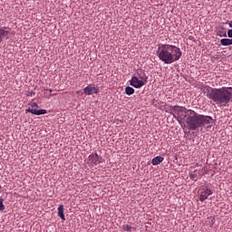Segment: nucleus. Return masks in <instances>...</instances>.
I'll list each match as a JSON object with an SVG mask.
<instances>
[{"label":"nucleus","mask_w":232,"mask_h":232,"mask_svg":"<svg viewBox=\"0 0 232 232\" xmlns=\"http://www.w3.org/2000/svg\"><path fill=\"white\" fill-rule=\"evenodd\" d=\"M202 91L218 105L226 107L232 102V87L212 88L209 85H204Z\"/></svg>","instance_id":"1"},{"label":"nucleus","mask_w":232,"mask_h":232,"mask_svg":"<svg viewBox=\"0 0 232 232\" xmlns=\"http://www.w3.org/2000/svg\"><path fill=\"white\" fill-rule=\"evenodd\" d=\"M156 54L158 59L164 64H171L179 61L182 56V53L179 47L164 44L158 45Z\"/></svg>","instance_id":"2"},{"label":"nucleus","mask_w":232,"mask_h":232,"mask_svg":"<svg viewBox=\"0 0 232 232\" xmlns=\"http://www.w3.org/2000/svg\"><path fill=\"white\" fill-rule=\"evenodd\" d=\"M213 118L208 115H202L193 110H188L187 118L185 122L188 130L195 131L199 128L211 124Z\"/></svg>","instance_id":"3"},{"label":"nucleus","mask_w":232,"mask_h":232,"mask_svg":"<svg viewBox=\"0 0 232 232\" xmlns=\"http://www.w3.org/2000/svg\"><path fill=\"white\" fill-rule=\"evenodd\" d=\"M188 110L181 106H174L171 110V114L178 121L179 123L183 121H186V120L188 119Z\"/></svg>","instance_id":"4"},{"label":"nucleus","mask_w":232,"mask_h":232,"mask_svg":"<svg viewBox=\"0 0 232 232\" xmlns=\"http://www.w3.org/2000/svg\"><path fill=\"white\" fill-rule=\"evenodd\" d=\"M30 106L32 109L31 108L26 109V112H28V113H31V114L36 115V116H41V115H44L47 113V111L45 109L37 110L39 108V106L36 102H31Z\"/></svg>","instance_id":"5"},{"label":"nucleus","mask_w":232,"mask_h":232,"mask_svg":"<svg viewBox=\"0 0 232 232\" xmlns=\"http://www.w3.org/2000/svg\"><path fill=\"white\" fill-rule=\"evenodd\" d=\"M147 84V79L146 78H140L137 76H132V79H130V86L140 89L143 86Z\"/></svg>","instance_id":"6"},{"label":"nucleus","mask_w":232,"mask_h":232,"mask_svg":"<svg viewBox=\"0 0 232 232\" xmlns=\"http://www.w3.org/2000/svg\"><path fill=\"white\" fill-rule=\"evenodd\" d=\"M102 162V157L98 153H92L89 156L88 164L92 167H95Z\"/></svg>","instance_id":"7"},{"label":"nucleus","mask_w":232,"mask_h":232,"mask_svg":"<svg viewBox=\"0 0 232 232\" xmlns=\"http://www.w3.org/2000/svg\"><path fill=\"white\" fill-rule=\"evenodd\" d=\"M211 195H213V191L209 190V188H201L199 192V201L204 202Z\"/></svg>","instance_id":"8"},{"label":"nucleus","mask_w":232,"mask_h":232,"mask_svg":"<svg viewBox=\"0 0 232 232\" xmlns=\"http://www.w3.org/2000/svg\"><path fill=\"white\" fill-rule=\"evenodd\" d=\"M99 92V89L92 84L86 86L84 88V93L86 95H92V94H97Z\"/></svg>","instance_id":"9"},{"label":"nucleus","mask_w":232,"mask_h":232,"mask_svg":"<svg viewBox=\"0 0 232 232\" xmlns=\"http://www.w3.org/2000/svg\"><path fill=\"white\" fill-rule=\"evenodd\" d=\"M164 158L161 156H156L152 159V165L153 166H157L159 164H160L161 162H163Z\"/></svg>","instance_id":"10"},{"label":"nucleus","mask_w":232,"mask_h":232,"mask_svg":"<svg viewBox=\"0 0 232 232\" xmlns=\"http://www.w3.org/2000/svg\"><path fill=\"white\" fill-rule=\"evenodd\" d=\"M220 44L222 46H230L232 45V39L223 38L220 40Z\"/></svg>","instance_id":"11"},{"label":"nucleus","mask_w":232,"mask_h":232,"mask_svg":"<svg viewBox=\"0 0 232 232\" xmlns=\"http://www.w3.org/2000/svg\"><path fill=\"white\" fill-rule=\"evenodd\" d=\"M58 216H59L63 220H65L64 207H63V205H60V206L58 207Z\"/></svg>","instance_id":"12"},{"label":"nucleus","mask_w":232,"mask_h":232,"mask_svg":"<svg viewBox=\"0 0 232 232\" xmlns=\"http://www.w3.org/2000/svg\"><path fill=\"white\" fill-rule=\"evenodd\" d=\"M10 34L9 31H5L4 29H0V44L2 43L5 37H8Z\"/></svg>","instance_id":"13"},{"label":"nucleus","mask_w":232,"mask_h":232,"mask_svg":"<svg viewBox=\"0 0 232 232\" xmlns=\"http://www.w3.org/2000/svg\"><path fill=\"white\" fill-rule=\"evenodd\" d=\"M135 93V90L130 87V86H127L125 87V94L130 96V95H133Z\"/></svg>","instance_id":"14"},{"label":"nucleus","mask_w":232,"mask_h":232,"mask_svg":"<svg viewBox=\"0 0 232 232\" xmlns=\"http://www.w3.org/2000/svg\"><path fill=\"white\" fill-rule=\"evenodd\" d=\"M5 209V207L4 205V199H0V211H4Z\"/></svg>","instance_id":"15"},{"label":"nucleus","mask_w":232,"mask_h":232,"mask_svg":"<svg viewBox=\"0 0 232 232\" xmlns=\"http://www.w3.org/2000/svg\"><path fill=\"white\" fill-rule=\"evenodd\" d=\"M131 227L130 225H123V231H130Z\"/></svg>","instance_id":"16"},{"label":"nucleus","mask_w":232,"mask_h":232,"mask_svg":"<svg viewBox=\"0 0 232 232\" xmlns=\"http://www.w3.org/2000/svg\"><path fill=\"white\" fill-rule=\"evenodd\" d=\"M227 37H228V38H232V29H229V30L227 31Z\"/></svg>","instance_id":"17"},{"label":"nucleus","mask_w":232,"mask_h":232,"mask_svg":"<svg viewBox=\"0 0 232 232\" xmlns=\"http://www.w3.org/2000/svg\"><path fill=\"white\" fill-rule=\"evenodd\" d=\"M196 177H197V175L194 174V173H190V174H189V178H190L191 179H195Z\"/></svg>","instance_id":"18"},{"label":"nucleus","mask_w":232,"mask_h":232,"mask_svg":"<svg viewBox=\"0 0 232 232\" xmlns=\"http://www.w3.org/2000/svg\"><path fill=\"white\" fill-rule=\"evenodd\" d=\"M76 93L79 94L80 96H82V94H83V92L82 91H77Z\"/></svg>","instance_id":"19"},{"label":"nucleus","mask_w":232,"mask_h":232,"mask_svg":"<svg viewBox=\"0 0 232 232\" xmlns=\"http://www.w3.org/2000/svg\"><path fill=\"white\" fill-rule=\"evenodd\" d=\"M227 24H228L229 28H232V21H229Z\"/></svg>","instance_id":"20"},{"label":"nucleus","mask_w":232,"mask_h":232,"mask_svg":"<svg viewBox=\"0 0 232 232\" xmlns=\"http://www.w3.org/2000/svg\"><path fill=\"white\" fill-rule=\"evenodd\" d=\"M49 92L52 93L53 90H52V89H49Z\"/></svg>","instance_id":"21"}]
</instances>
